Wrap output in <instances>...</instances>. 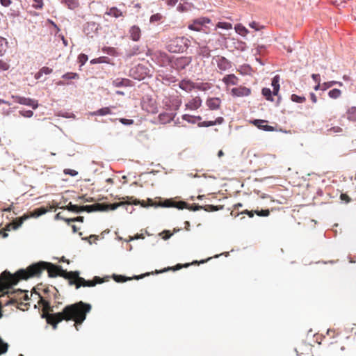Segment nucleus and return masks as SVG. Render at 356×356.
<instances>
[{"label":"nucleus","mask_w":356,"mask_h":356,"mask_svg":"<svg viewBox=\"0 0 356 356\" xmlns=\"http://www.w3.org/2000/svg\"><path fill=\"white\" fill-rule=\"evenodd\" d=\"M35 295L40 298L38 303L43 306L42 318H45L47 323L52 325L54 329H56L58 323L63 320L66 321L72 320L75 322L76 329L78 330L77 325H81L85 321L86 314L91 310L90 304L79 301L66 306L61 312L49 314V311H52L50 303L41 297L39 293H35Z\"/></svg>","instance_id":"nucleus-1"},{"label":"nucleus","mask_w":356,"mask_h":356,"mask_svg":"<svg viewBox=\"0 0 356 356\" xmlns=\"http://www.w3.org/2000/svg\"><path fill=\"white\" fill-rule=\"evenodd\" d=\"M71 275L69 284L75 285L76 289H79L81 286H95L97 284L103 282V280L97 276H95L93 280H86L79 276L78 271H71Z\"/></svg>","instance_id":"nucleus-2"},{"label":"nucleus","mask_w":356,"mask_h":356,"mask_svg":"<svg viewBox=\"0 0 356 356\" xmlns=\"http://www.w3.org/2000/svg\"><path fill=\"white\" fill-rule=\"evenodd\" d=\"M187 41L185 37H177L169 41L167 49L172 53L183 52L187 48Z\"/></svg>","instance_id":"nucleus-3"},{"label":"nucleus","mask_w":356,"mask_h":356,"mask_svg":"<svg viewBox=\"0 0 356 356\" xmlns=\"http://www.w3.org/2000/svg\"><path fill=\"white\" fill-rule=\"evenodd\" d=\"M11 97L14 102L31 106L33 109H36L38 107V102L35 99L17 95H12Z\"/></svg>","instance_id":"nucleus-4"},{"label":"nucleus","mask_w":356,"mask_h":356,"mask_svg":"<svg viewBox=\"0 0 356 356\" xmlns=\"http://www.w3.org/2000/svg\"><path fill=\"white\" fill-rule=\"evenodd\" d=\"M211 23V19L206 17H202L197 19H193L191 23L188 25V28L190 30L194 31H201L202 26L206 24Z\"/></svg>","instance_id":"nucleus-5"},{"label":"nucleus","mask_w":356,"mask_h":356,"mask_svg":"<svg viewBox=\"0 0 356 356\" xmlns=\"http://www.w3.org/2000/svg\"><path fill=\"white\" fill-rule=\"evenodd\" d=\"M212 62L213 64H216L218 69L221 71H226L232 67L231 63L222 56H214Z\"/></svg>","instance_id":"nucleus-6"},{"label":"nucleus","mask_w":356,"mask_h":356,"mask_svg":"<svg viewBox=\"0 0 356 356\" xmlns=\"http://www.w3.org/2000/svg\"><path fill=\"white\" fill-rule=\"evenodd\" d=\"M161 205L163 207H175L179 209H188V204L186 202H176L171 199L165 200Z\"/></svg>","instance_id":"nucleus-7"},{"label":"nucleus","mask_w":356,"mask_h":356,"mask_svg":"<svg viewBox=\"0 0 356 356\" xmlns=\"http://www.w3.org/2000/svg\"><path fill=\"white\" fill-rule=\"evenodd\" d=\"M179 87L186 91V92H191L194 88H197L201 90V88L197 86L194 82L191 81L188 79H183L179 83Z\"/></svg>","instance_id":"nucleus-8"},{"label":"nucleus","mask_w":356,"mask_h":356,"mask_svg":"<svg viewBox=\"0 0 356 356\" xmlns=\"http://www.w3.org/2000/svg\"><path fill=\"white\" fill-rule=\"evenodd\" d=\"M202 99L199 96H196L195 97L191 98L188 100V102L185 104L186 109L195 111L198 109L202 106Z\"/></svg>","instance_id":"nucleus-9"},{"label":"nucleus","mask_w":356,"mask_h":356,"mask_svg":"<svg viewBox=\"0 0 356 356\" xmlns=\"http://www.w3.org/2000/svg\"><path fill=\"white\" fill-rule=\"evenodd\" d=\"M29 218V215L24 214L22 217L15 218L12 222L6 226V230L10 231V229H18L23 224L24 221Z\"/></svg>","instance_id":"nucleus-10"},{"label":"nucleus","mask_w":356,"mask_h":356,"mask_svg":"<svg viewBox=\"0 0 356 356\" xmlns=\"http://www.w3.org/2000/svg\"><path fill=\"white\" fill-rule=\"evenodd\" d=\"M211 258H209L207 259V260H202L200 261V262H198L197 261H193L192 263H187V264H185L184 265L182 264H177L174 267H168L167 268H164L163 270H160V271H156V273H163V272H166V271H168V270H173V271H175V270H180L183 267H188L190 265H194V264H204L205 263L206 261H207L208 260H209Z\"/></svg>","instance_id":"nucleus-11"},{"label":"nucleus","mask_w":356,"mask_h":356,"mask_svg":"<svg viewBox=\"0 0 356 356\" xmlns=\"http://www.w3.org/2000/svg\"><path fill=\"white\" fill-rule=\"evenodd\" d=\"M232 95L236 97L248 96L251 93V90L245 86H240L232 89Z\"/></svg>","instance_id":"nucleus-12"},{"label":"nucleus","mask_w":356,"mask_h":356,"mask_svg":"<svg viewBox=\"0 0 356 356\" xmlns=\"http://www.w3.org/2000/svg\"><path fill=\"white\" fill-rule=\"evenodd\" d=\"M191 62V58L189 57H180L175 60L174 62L175 67L177 70H184Z\"/></svg>","instance_id":"nucleus-13"},{"label":"nucleus","mask_w":356,"mask_h":356,"mask_svg":"<svg viewBox=\"0 0 356 356\" xmlns=\"http://www.w3.org/2000/svg\"><path fill=\"white\" fill-rule=\"evenodd\" d=\"M206 104L211 110H217L220 107L221 99L218 97H210L206 101Z\"/></svg>","instance_id":"nucleus-14"},{"label":"nucleus","mask_w":356,"mask_h":356,"mask_svg":"<svg viewBox=\"0 0 356 356\" xmlns=\"http://www.w3.org/2000/svg\"><path fill=\"white\" fill-rule=\"evenodd\" d=\"M103 204L100 203H96L92 205L80 206V212H92L97 211H104Z\"/></svg>","instance_id":"nucleus-15"},{"label":"nucleus","mask_w":356,"mask_h":356,"mask_svg":"<svg viewBox=\"0 0 356 356\" xmlns=\"http://www.w3.org/2000/svg\"><path fill=\"white\" fill-rule=\"evenodd\" d=\"M267 121L264 120H255L253 122V124L257 126L258 128L263 129L267 131H275V128L272 126H269L266 124Z\"/></svg>","instance_id":"nucleus-16"},{"label":"nucleus","mask_w":356,"mask_h":356,"mask_svg":"<svg viewBox=\"0 0 356 356\" xmlns=\"http://www.w3.org/2000/svg\"><path fill=\"white\" fill-rule=\"evenodd\" d=\"M113 85L115 87H128L131 86V81L128 79L117 78L113 81Z\"/></svg>","instance_id":"nucleus-17"},{"label":"nucleus","mask_w":356,"mask_h":356,"mask_svg":"<svg viewBox=\"0 0 356 356\" xmlns=\"http://www.w3.org/2000/svg\"><path fill=\"white\" fill-rule=\"evenodd\" d=\"M129 34L134 41H138L140 38L141 30L138 26L134 25L129 29Z\"/></svg>","instance_id":"nucleus-18"},{"label":"nucleus","mask_w":356,"mask_h":356,"mask_svg":"<svg viewBox=\"0 0 356 356\" xmlns=\"http://www.w3.org/2000/svg\"><path fill=\"white\" fill-rule=\"evenodd\" d=\"M97 26L95 22H88L85 24L83 31L87 35H89L97 30Z\"/></svg>","instance_id":"nucleus-19"},{"label":"nucleus","mask_w":356,"mask_h":356,"mask_svg":"<svg viewBox=\"0 0 356 356\" xmlns=\"http://www.w3.org/2000/svg\"><path fill=\"white\" fill-rule=\"evenodd\" d=\"M238 79L233 74L226 75L223 77L222 81L227 86H234L238 83Z\"/></svg>","instance_id":"nucleus-20"},{"label":"nucleus","mask_w":356,"mask_h":356,"mask_svg":"<svg viewBox=\"0 0 356 356\" xmlns=\"http://www.w3.org/2000/svg\"><path fill=\"white\" fill-rule=\"evenodd\" d=\"M106 15L114 17L115 18L123 16L122 12L116 7H112V8H109L106 12Z\"/></svg>","instance_id":"nucleus-21"},{"label":"nucleus","mask_w":356,"mask_h":356,"mask_svg":"<svg viewBox=\"0 0 356 356\" xmlns=\"http://www.w3.org/2000/svg\"><path fill=\"white\" fill-rule=\"evenodd\" d=\"M61 2L71 10H74L80 6L78 0H61Z\"/></svg>","instance_id":"nucleus-22"},{"label":"nucleus","mask_w":356,"mask_h":356,"mask_svg":"<svg viewBox=\"0 0 356 356\" xmlns=\"http://www.w3.org/2000/svg\"><path fill=\"white\" fill-rule=\"evenodd\" d=\"M234 29L238 34L243 37L246 36L249 32L248 30L241 24H236L234 27Z\"/></svg>","instance_id":"nucleus-23"},{"label":"nucleus","mask_w":356,"mask_h":356,"mask_svg":"<svg viewBox=\"0 0 356 356\" xmlns=\"http://www.w3.org/2000/svg\"><path fill=\"white\" fill-rule=\"evenodd\" d=\"M280 76L278 75L274 76V78L272 80V86L273 88V94L274 95H277L279 90H280Z\"/></svg>","instance_id":"nucleus-24"},{"label":"nucleus","mask_w":356,"mask_h":356,"mask_svg":"<svg viewBox=\"0 0 356 356\" xmlns=\"http://www.w3.org/2000/svg\"><path fill=\"white\" fill-rule=\"evenodd\" d=\"M47 211V210L44 207H40L33 210L29 216V217H38L46 213Z\"/></svg>","instance_id":"nucleus-25"},{"label":"nucleus","mask_w":356,"mask_h":356,"mask_svg":"<svg viewBox=\"0 0 356 356\" xmlns=\"http://www.w3.org/2000/svg\"><path fill=\"white\" fill-rule=\"evenodd\" d=\"M182 119L190 123L195 124L196 122V120H201L202 118L200 116L194 117L188 114H184L182 115Z\"/></svg>","instance_id":"nucleus-26"},{"label":"nucleus","mask_w":356,"mask_h":356,"mask_svg":"<svg viewBox=\"0 0 356 356\" xmlns=\"http://www.w3.org/2000/svg\"><path fill=\"white\" fill-rule=\"evenodd\" d=\"M124 204H125V202H118V203L103 204L102 208L104 209V211L108 210V209L115 210V209H118L120 206H122Z\"/></svg>","instance_id":"nucleus-27"},{"label":"nucleus","mask_w":356,"mask_h":356,"mask_svg":"<svg viewBox=\"0 0 356 356\" xmlns=\"http://www.w3.org/2000/svg\"><path fill=\"white\" fill-rule=\"evenodd\" d=\"M159 118L161 122L166 123L170 122L172 120L173 117L172 116L171 114L163 113H161L159 115Z\"/></svg>","instance_id":"nucleus-28"},{"label":"nucleus","mask_w":356,"mask_h":356,"mask_svg":"<svg viewBox=\"0 0 356 356\" xmlns=\"http://www.w3.org/2000/svg\"><path fill=\"white\" fill-rule=\"evenodd\" d=\"M111 114V110L110 107H104L95 111L92 115H106Z\"/></svg>","instance_id":"nucleus-29"},{"label":"nucleus","mask_w":356,"mask_h":356,"mask_svg":"<svg viewBox=\"0 0 356 356\" xmlns=\"http://www.w3.org/2000/svg\"><path fill=\"white\" fill-rule=\"evenodd\" d=\"M223 209V206H214L211 204H207L204 206V210L207 212L216 211Z\"/></svg>","instance_id":"nucleus-30"},{"label":"nucleus","mask_w":356,"mask_h":356,"mask_svg":"<svg viewBox=\"0 0 356 356\" xmlns=\"http://www.w3.org/2000/svg\"><path fill=\"white\" fill-rule=\"evenodd\" d=\"M60 209H67L70 211L80 212V206L72 204V202H70L66 207H60Z\"/></svg>","instance_id":"nucleus-31"},{"label":"nucleus","mask_w":356,"mask_h":356,"mask_svg":"<svg viewBox=\"0 0 356 356\" xmlns=\"http://www.w3.org/2000/svg\"><path fill=\"white\" fill-rule=\"evenodd\" d=\"M216 28L229 30L232 29V24L229 22H219L216 24Z\"/></svg>","instance_id":"nucleus-32"},{"label":"nucleus","mask_w":356,"mask_h":356,"mask_svg":"<svg viewBox=\"0 0 356 356\" xmlns=\"http://www.w3.org/2000/svg\"><path fill=\"white\" fill-rule=\"evenodd\" d=\"M341 95V91L339 89L334 88L329 91L328 95L330 98L337 99Z\"/></svg>","instance_id":"nucleus-33"},{"label":"nucleus","mask_w":356,"mask_h":356,"mask_svg":"<svg viewBox=\"0 0 356 356\" xmlns=\"http://www.w3.org/2000/svg\"><path fill=\"white\" fill-rule=\"evenodd\" d=\"M348 118L351 120H356V107L353 106L348 111Z\"/></svg>","instance_id":"nucleus-34"},{"label":"nucleus","mask_w":356,"mask_h":356,"mask_svg":"<svg viewBox=\"0 0 356 356\" xmlns=\"http://www.w3.org/2000/svg\"><path fill=\"white\" fill-rule=\"evenodd\" d=\"M6 39L0 37V55H3L6 50Z\"/></svg>","instance_id":"nucleus-35"},{"label":"nucleus","mask_w":356,"mask_h":356,"mask_svg":"<svg viewBox=\"0 0 356 356\" xmlns=\"http://www.w3.org/2000/svg\"><path fill=\"white\" fill-rule=\"evenodd\" d=\"M262 95L266 97L267 100L273 101L272 92L270 89L264 88L262 89Z\"/></svg>","instance_id":"nucleus-36"},{"label":"nucleus","mask_w":356,"mask_h":356,"mask_svg":"<svg viewBox=\"0 0 356 356\" xmlns=\"http://www.w3.org/2000/svg\"><path fill=\"white\" fill-rule=\"evenodd\" d=\"M163 19V15L161 13H156L150 17L149 22L151 23H156Z\"/></svg>","instance_id":"nucleus-37"},{"label":"nucleus","mask_w":356,"mask_h":356,"mask_svg":"<svg viewBox=\"0 0 356 356\" xmlns=\"http://www.w3.org/2000/svg\"><path fill=\"white\" fill-rule=\"evenodd\" d=\"M79 74L74 72H67L62 76L64 79H79Z\"/></svg>","instance_id":"nucleus-38"},{"label":"nucleus","mask_w":356,"mask_h":356,"mask_svg":"<svg viewBox=\"0 0 356 356\" xmlns=\"http://www.w3.org/2000/svg\"><path fill=\"white\" fill-rule=\"evenodd\" d=\"M291 99L297 103H302L305 102L306 99L305 97L298 96L296 94H293L291 97Z\"/></svg>","instance_id":"nucleus-39"},{"label":"nucleus","mask_w":356,"mask_h":356,"mask_svg":"<svg viewBox=\"0 0 356 356\" xmlns=\"http://www.w3.org/2000/svg\"><path fill=\"white\" fill-rule=\"evenodd\" d=\"M113 279L117 282H126L127 280H131V277H124V276H122V275H113Z\"/></svg>","instance_id":"nucleus-40"},{"label":"nucleus","mask_w":356,"mask_h":356,"mask_svg":"<svg viewBox=\"0 0 356 356\" xmlns=\"http://www.w3.org/2000/svg\"><path fill=\"white\" fill-rule=\"evenodd\" d=\"M254 213L259 216H263V217H266V216H268L269 214H270V211L269 209H261L260 211L259 210H255L254 211Z\"/></svg>","instance_id":"nucleus-41"},{"label":"nucleus","mask_w":356,"mask_h":356,"mask_svg":"<svg viewBox=\"0 0 356 356\" xmlns=\"http://www.w3.org/2000/svg\"><path fill=\"white\" fill-rule=\"evenodd\" d=\"M79 63L81 66L83 65L88 60V56L84 54H81L78 57Z\"/></svg>","instance_id":"nucleus-42"},{"label":"nucleus","mask_w":356,"mask_h":356,"mask_svg":"<svg viewBox=\"0 0 356 356\" xmlns=\"http://www.w3.org/2000/svg\"><path fill=\"white\" fill-rule=\"evenodd\" d=\"M19 114L24 118H31L33 112L31 110L20 111Z\"/></svg>","instance_id":"nucleus-43"},{"label":"nucleus","mask_w":356,"mask_h":356,"mask_svg":"<svg viewBox=\"0 0 356 356\" xmlns=\"http://www.w3.org/2000/svg\"><path fill=\"white\" fill-rule=\"evenodd\" d=\"M8 350V344L0 338V354L5 353Z\"/></svg>","instance_id":"nucleus-44"},{"label":"nucleus","mask_w":356,"mask_h":356,"mask_svg":"<svg viewBox=\"0 0 356 356\" xmlns=\"http://www.w3.org/2000/svg\"><path fill=\"white\" fill-rule=\"evenodd\" d=\"M64 221L67 224H70L71 222H83V216H78L76 218H70V219H64Z\"/></svg>","instance_id":"nucleus-45"},{"label":"nucleus","mask_w":356,"mask_h":356,"mask_svg":"<svg viewBox=\"0 0 356 356\" xmlns=\"http://www.w3.org/2000/svg\"><path fill=\"white\" fill-rule=\"evenodd\" d=\"M160 235L161 236L162 238L164 240H167L170 238V236L172 235V233H170L168 230H165L162 232Z\"/></svg>","instance_id":"nucleus-46"},{"label":"nucleus","mask_w":356,"mask_h":356,"mask_svg":"<svg viewBox=\"0 0 356 356\" xmlns=\"http://www.w3.org/2000/svg\"><path fill=\"white\" fill-rule=\"evenodd\" d=\"M33 6L36 9H41L43 6V0H33Z\"/></svg>","instance_id":"nucleus-47"},{"label":"nucleus","mask_w":356,"mask_h":356,"mask_svg":"<svg viewBox=\"0 0 356 356\" xmlns=\"http://www.w3.org/2000/svg\"><path fill=\"white\" fill-rule=\"evenodd\" d=\"M9 67L10 65L7 62L0 59V70H7L9 69Z\"/></svg>","instance_id":"nucleus-48"},{"label":"nucleus","mask_w":356,"mask_h":356,"mask_svg":"<svg viewBox=\"0 0 356 356\" xmlns=\"http://www.w3.org/2000/svg\"><path fill=\"white\" fill-rule=\"evenodd\" d=\"M213 125H214L213 121H204V122L198 123V127H211V126H213Z\"/></svg>","instance_id":"nucleus-49"},{"label":"nucleus","mask_w":356,"mask_h":356,"mask_svg":"<svg viewBox=\"0 0 356 356\" xmlns=\"http://www.w3.org/2000/svg\"><path fill=\"white\" fill-rule=\"evenodd\" d=\"M40 71L42 74H49L53 72V70L51 68H49L48 67H42Z\"/></svg>","instance_id":"nucleus-50"},{"label":"nucleus","mask_w":356,"mask_h":356,"mask_svg":"<svg viewBox=\"0 0 356 356\" xmlns=\"http://www.w3.org/2000/svg\"><path fill=\"white\" fill-rule=\"evenodd\" d=\"M64 173L65 175H70L71 176H75L77 175V172L74 170H71V169H65L64 170Z\"/></svg>","instance_id":"nucleus-51"},{"label":"nucleus","mask_w":356,"mask_h":356,"mask_svg":"<svg viewBox=\"0 0 356 356\" xmlns=\"http://www.w3.org/2000/svg\"><path fill=\"white\" fill-rule=\"evenodd\" d=\"M340 198L341 200L345 201L347 203L350 202V197L346 193H341L340 195Z\"/></svg>","instance_id":"nucleus-52"},{"label":"nucleus","mask_w":356,"mask_h":356,"mask_svg":"<svg viewBox=\"0 0 356 356\" xmlns=\"http://www.w3.org/2000/svg\"><path fill=\"white\" fill-rule=\"evenodd\" d=\"M312 78L313 79V80L316 83H318L320 84L321 83V78H320V75L318 74H313L312 75Z\"/></svg>","instance_id":"nucleus-53"},{"label":"nucleus","mask_w":356,"mask_h":356,"mask_svg":"<svg viewBox=\"0 0 356 356\" xmlns=\"http://www.w3.org/2000/svg\"><path fill=\"white\" fill-rule=\"evenodd\" d=\"M336 83H337V81H329V82H325L323 83V85L325 86V88H329L333 86L334 85H335Z\"/></svg>","instance_id":"nucleus-54"},{"label":"nucleus","mask_w":356,"mask_h":356,"mask_svg":"<svg viewBox=\"0 0 356 356\" xmlns=\"http://www.w3.org/2000/svg\"><path fill=\"white\" fill-rule=\"evenodd\" d=\"M329 131L334 132V133H339L342 131V129L339 127H334L331 128Z\"/></svg>","instance_id":"nucleus-55"},{"label":"nucleus","mask_w":356,"mask_h":356,"mask_svg":"<svg viewBox=\"0 0 356 356\" xmlns=\"http://www.w3.org/2000/svg\"><path fill=\"white\" fill-rule=\"evenodd\" d=\"M177 2H178V0H167L166 1L167 5L170 6H175Z\"/></svg>","instance_id":"nucleus-56"},{"label":"nucleus","mask_w":356,"mask_h":356,"mask_svg":"<svg viewBox=\"0 0 356 356\" xmlns=\"http://www.w3.org/2000/svg\"><path fill=\"white\" fill-rule=\"evenodd\" d=\"M0 2L2 6L7 7L10 5L11 1L10 0H0Z\"/></svg>","instance_id":"nucleus-57"},{"label":"nucleus","mask_w":356,"mask_h":356,"mask_svg":"<svg viewBox=\"0 0 356 356\" xmlns=\"http://www.w3.org/2000/svg\"><path fill=\"white\" fill-rule=\"evenodd\" d=\"M120 122L124 124H131L133 123L132 120H128V119H124V118L120 119Z\"/></svg>","instance_id":"nucleus-58"},{"label":"nucleus","mask_w":356,"mask_h":356,"mask_svg":"<svg viewBox=\"0 0 356 356\" xmlns=\"http://www.w3.org/2000/svg\"><path fill=\"white\" fill-rule=\"evenodd\" d=\"M224 121L223 118L218 117L216 119V120L213 121L214 125L216 124H220Z\"/></svg>","instance_id":"nucleus-59"},{"label":"nucleus","mask_w":356,"mask_h":356,"mask_svg":"<svg viewBox=\"0 0 356 356\" xmlns=\"http://www.w3.org/2000/svg\"><path fill=\"white\" fill-rule=\"evenodd\" d=\"M254 211H248V210H245L243 213H246L249 216V217L250 218H252L254 216Z\"/></svg>","instance_id":"nucleus-60"},{"label":"nucleus","mask_w":356,"mask_h":356,"mask_svg":"<svg viewBox=\"0 0 356 356\" xmlns=\"http://www.w3.org/2000/svg\"><path fill=\"white\" fill-rule=\"evenodd\" d=\"M310 99L313 103H316L317 102V97H316V95L313 92H312L310 94Z\"/></svg>","instance_id":"nucleus-61"},{"label":"nucleus","mask_w":356,"mask_h":356,"mask_svg":"<svg viewBox=\"0 0 356 356\" xmlns=\"http://www.w3.org/2000/svg\"><path fill=\"white\" fill-rule=\"evenodd\" d=\"M13 204L11 205H10L8 208H6V209H2V210L3 211H6V212H10L12 210H13Z\"/></svg>","instance_id":"nucleus-62"},{"label":"nucleus","mask_w":356,"mask_h":356,"mask_svg":"<svg viewBox=\"0 0 356 356\" xmlns=\"http://www.w3.org/2000/svg\"><path fill=\"white\" fill-rule=\"evenodd\" d=\"M42 76V74L41 73V72L39 70L38 72H37L35 74V79H39L41 78V76Z\"/></svg>","instance_id":"nucleus-63"},{"label":"nucleus","mask_w":356,"mask_h":356,"mask_svg":"<svg viewBox=\"0 0 356 356\" xmlns=\"http://www.w3.org/2000/svg\"><path fill=\"white\" fill-rule=\"evenodd\" d=\"M72 229L73 233H76L78 232V229H79V228L76 225H72Z\"/></svg>","instance_id":"nucleus-64"}]
</instances>
